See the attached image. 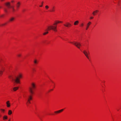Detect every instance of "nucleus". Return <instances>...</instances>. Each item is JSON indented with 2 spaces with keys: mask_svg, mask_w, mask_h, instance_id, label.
Instances as JSON below:
<instances>
[{
  "mask_svg": "<svg viewBox=\"0 0 121 121\" xmlns=\"http://www.w3.org/2000/svg\"><path fill=\"white\" fill-rule=\"evenodd\" d=\"M18 88V87H15L13 88V89L14 91H17Z\"/></svg>",
  "mask_w": 121,
  "mask_h": 121,
  "instance_id": "nucleus-15",
  "label": "nucleus"
},
{
  "mask_svg": "<svg viewBox=\"0 0 121 121\" xmlns=\"http://www.w3.org/2000/svg\"><path fill=\"white\" fill-rule=\"evenodd\" d=\"M64 25L66 27H68L71 26V25L70 23L69 22H67L66 24H64Z\"/></svg>",
  "mask_w": 121,
  "mask_h": 121,
  "instance_id": "nucleus-5",
  "label": "nucleus"
},
{
  "mask_svg": "<svg viewBox=\"0 0 121 121\" xmlns=\"http://www.w3.org/2000/svg\"><path fill=\"white\" fill-rule=\"evenodd\" d=\"M57 26L56 25L55 26H48V27L47 29H46L45 31H47L48 30H53L55 31H57V30L56 29Z\"/></svg>",
  "mask_w": 121,
  "mask_h": 121,
  "instance_id": "nucleus-1",
  "label": "nucleus"
},
{
  "mask_svg": "<svg viewBox=\"0 0 121 121\" xmlns=\"http://www.w3.org/2000/svg\"><path fill=\"white\" fill-rule=\"evenodd\" d=\"M43 1H42V3H41V5L39 6V7H42L43 5Z\"/></svg>",
  "mask_w": 121,
  "mask_h": 121,
  "instance_id": "nucleus-26",
  "label": "nucleus"
},
{
  "mask_svg": "<svg viewBox=\"0 0 121 121\" xmlns=\"http://www.w3.org/2000/svg\"><path fill=\"white\" fill-rule=\"evenodd\" d=\"M54 7H52V9L50 11L51 12H54L55 11Z\"/></svg>",
  "mask_w": 121,
  "mask_h": 121,
  "instance_id": "nucleus-20",
  "label": "nucleus"
},
{
  "mask_svg": "<svg viewBox=\"0 0 121 121\" xmlns=\"http://www.w3.org/2000/svg\"><path fill=\"white\" fill-rule=\"evenodd\" d=\"M12 113V111L11 110H9L8 111V114L9 115H11Z\"/></svg>",
  "mask_w": 121,
  "mask_h": 121,
  "instance_id": "nucleus-14",
  "label": "nucleus"
},
{
  "mask_svg": "<svg viewBox=\"0 0 121 121\" xmlns=\"http://www.w3.org/2000/svg\"><path fill=\"white\" fill-rule=\"evenodd\" d=\"M99 11L98 10H96L94 11L92 13V14L93 15L95 16V15L96 13H97Z\"/></svg>",
  "mask_w": 121,
  "mask_h": 121,
  "instance_id": "nucleus-10",
  "label": "nucleus"
},
{
  "mask_svg": "<svg viewBox=\"0 0 121 121\" xmlns=\"http://www.w3.org/2000/svg\"><path fill=\"white\" fill-rule=\"evenodd\" d=\"M51 91H52L53 90V89H51L50 90Z\"/></svg>",
  "mask_w": 121,
  "mask_h": 121,
  "instance_id": "nucleus-36",
  "label": "nucleus"
},
{
  "mask_svg": "<svg viewBox=\"0 0 121 121\" xmlns=\"http://www.w3.org/2000/svg\"><path fill=\"white\" fill-rule=\"evenodd\" d=\"M34 62L35 64H36L38 63V61L37 60L35 59L34 61Z\"/></svg>",
  "mask_w": 121,
  "mask_h": 121,
  "instance_id": "nucleus-16",
  "label": "nucleus"
},
{
  "mask_svg": "<svg viewBox=\"0 0 121 121\" xmlns=\"http://www.w3.org/2000/svg\"><path fill=\"white\" fill-rule=\"evenodd\" d=\"M9 78L10 79L12 78V80L14 81V79H14L13 78V77H12L11 75H9Z\"/></svg>",
  "mask_w": 121,
  "mask_h": 121,
  "instance_id": "nucleus-19",
  "label": "nucleus"
},
{
  "mask_svg": "<svg viewBox=\"0 0 121 121\" xmlns=\"http://www.w3.org/2000/svg\"><path fill=\"white\" fill-rule=\"evenodd\" d=\"M7 117L6 116H4L3 117V119L4 120L7 119Z\"/></svg>",
  "mask_w": 121,
  "mask_h": 121,
  "instance_id": "nucleus-22",
  "label": "nucleus"
},
{
  "mask_svg": "<svg viewBox=\"0 0 121 121\" xmlns=\"http://www.w3.org/2000/svg\"><path fill=\"white\" fill-rule=\"evenodd\" d=\"M48 31H47L46 32H44V33L43 34V35H45L46 34H48Z\"/></svg>",
  "mask_w": 121,
  "mask_h": 121,
  "instance_id": "nucleus-25",
  "label": "nucleus"
},
{
  "mask_svg": "<svg viewBox=\"0 0 121 121\" xmlns=\"http://www.w3.org/2000/svg\"><path fill=\"white\" fill-rule=\"evenodd\" d=\"M54 112L55 113H59L60 112L59 111V110L55 112Z\"/></svg>",
  "mask_w": 121,
  "mask_h": 121,
  "instance_id": "nucleus-24",
  "label": "nucleus"
},
{
  "mask_svg": "<svg viewBox=\"0 0 121 121\" xmlns=\"http://www.w3.org/2000/svg\"><path fill=\"white\" fill-rule=\"evenodd\" d=\"M9 101H8L6 103L7 106L8 107H9L10 106V103H9Z\"/></svg>",
  "mask_w": 121,
  "mask_h": 121,
  "instance_id": "nucleus-11",
  "label": "nucleus"
},
{
  "mask_svg": "<svg viewBox=\"0 0 121 121\" xmlns=\"http://www.w3.org/2000/svg\"><path fill=\"white\" fill-rule=\"evenodd\" d=\"M14 19V17H12L9 20V21L10 22H12L13 21Z\"/></svg>",
  "mask_w": 121,
  "mask_h": 121,
  "instance_id": "nucleus-13",
  "label": "nucleus"
},
{
  "mask_svg": "<svg viewBox=\"0 0 121 121\" xmlns=\"http://www.w3.org/2000/svg\"><path fill=\"white\" fill-rule=\"evenodd\" d=\"M5 5L8 7L9 8L10 6V3L9 2L7 3H5Z\"/></svg>",
  "mask_w": 121,
  "mask_h": 121,
  "instance_id": "nucleus-12",
  "label": "nucleus"
},
{
  "mask_svg": "<svg viewBox=\"0 0 121 121\" xmlns=\"http://www.w3.org/2000/svg\"><path fill=\"white\" fill-rule=\"evenodd\" d=\"M62 22L61 21H58L56 23H54L53 24L54 25H56L57 23H61Z\"/></svg>",
  "mask_w": 121,
  "mask_h": 121,
  "instance_id": "nucleus-21",
  "label": "nucleus"
},
{
  "mask_svg": "<svg viewBox=\"0 0 121 121\" xmlns=\"http://www.w3.org/2000/svg\"><path fill=\"white\" fill-rule=\"evenodd\" d=\"M22 77V75L19 74L18 76V77H15V79H14V82L17 83H20L19 79Z\"/></svg>",
  "mask_w": 121,
  "mask_h": 121,
  "instance_id": "nucleus-2",
  "label": "nucleus"
},
{
  "mask_svg": "<svg viewBox=\"0 0 121 121\" xmlns=\"http://www.w3.org/2000/svg\"><path fill=\"white\" fill-rule=\"evenodd\" d=\"M3 0H1V1H3Z\"/></svg>",
  "mask_w": 121,
  "mask_h": 121,
  "instance_id": "nucleus-39",
  "label": "nucleus"
},
{
  "mask_svg": "<svg viewBox=\"0 0 121 121\" xmlns=\"http://www.w3.org/2000/svg\"><path fill=\"white\" fill-rule=\"evenodd\" d=\"M5 25V24H3V25Z\"/></svg>",
  "mask_w": 121,
  "mask_h": 121,
  "instance_id": "nucleus-40",
  "label": "nucleus"
},
{
  "mask_svg": "<svg viewBox=\"0 0 121 121\" xmlns=\"http://www.w3.org/2000/svg\"><path fill=\"white\" fill-rule=\"evenodd\" d=\"M13 2V1H12V2Z\"/></svg>",
  "mask_w": 121,
  "mask_h": 121,
  "instance_id": "nucleus-38",
  "label": "nucleus"
},
{
  "mask_svg": "<svg viewBox=\"0 0 121 121\" xmlns=\"http://www.w3.org/2000/svg\"><path fill=\"white\" fill-rule=\"evenodd\" d=\"M93 17H91L90 18L91 19H93Z\"/></svg>",
  "mask_w": 121,
  "mask_h": 121,
  "instance_id": "nucleus-32",
  "label": "nucleus"
},
{
  "mask_svg": "<svg viewBox=\"0 0 121 121\" xmlns=\"http://www.w3.org/2000/svg\"><path fill=\"white\" fill-rule=\"evenodd\" d=\"M83 23H82L81 24V26H83Z\"/></svg>",
  "mask_w": 121,
  "mask_h": 121,
  "instance_id": "nucleus-31",
  "label": "nucleus"
},
{
  "mask_svg": "<svg viewBox=\"0 0 121 121\" xmlns=\"http://www.w3.org/2000/svg\"><path fill=\"white\" fill-rule=\"evenodd\" d=\"M1 8V7H0V8Z\"/></svg>",
  "mask_w": 121,
  "mask_h": 121,
  "instance_id": "nucleus-41",
  "label": "nucleus"
},
{
  "mask_svg": "<svg viewBox=\"0 0 121 121\" xmlns=\"http://www.w3.org/2000/svg\"><path fill=\"white\" fill-rule=\"evenodd\" d=\"M1 110L3 112H4V109H1Z\"/></svg>",
  "mask_w": 121,
  "mask_h": 121,
  "instance_id": "nucleus-33",
  "label": "nucleus"
},
{
  "mask_svg": "<svg viewBox=\"0 0 121 121\" xmlns=\"http://www.w3.org/2000/svg\"><path fill=\"white\" fill-rule=\"evenodd\" d=\"M64 110L63 109H61L60 110H59L60 112Z\"/></svg>",
  "mask_w": 121,
  "mask_h": 121,
  "instance_id": "nucleus-29",
  "label": "nucleus"
},
{
  "mask_svg": "<svg viewBox=\"0 0 121 121\" xmlns=\"http://www.w3.org/2000/svg\"><path fill=\"white\" fill-rule=\"evenodd\" d=\"M4 15H2L0 16L1 17H2L4 16Z\"/></svg>",
  "mask_w": 121,
  "mask_h": 121,
  "instance_id": "nucleus-35",
  "label": "nucleus"
},
{
  "mask_svg": "<svg viewBox=\"0 0 121 121\" xmlns=\"http://www.w3.org/2000/svg\"><path fill=\"white\" fill-rule=\"evenodd\" d=\"M9 121H10V119H9Z\"/></svg>",
  "mask_w": 121,
  "mask_h": 121,
  "instance_id": "nucleus-37",
  "label": "nucleus"
},
{
  "mask_svg": "<svg viewBox=\"0 0 121 121\" xmlns=\"http://www.w3.org/2000/svg\"><path fill=\"white\" fill-rule=\"evenodd\" d=\"M21 56V55L20 54H19L17 55V56H18V57H20Z\"/></svg>",
  "mask_w": 121,
  "mask_h": 121,
  "instance_id": "nucleus-28",
  "label": "nucleus"
},
{
  "mask_svg": "<svg viewBox=\"0 0 121 121\" xmlns=\"http://www.w3.org/2000/svg\"><path fill=\"white\" fill-rule=\"evenodd\" d=\"M11 8L12 9V11L13 12H14L15 11V9L14 8V7H13V6H11Z\"/></svg>",
  "mask_w": 121,
  "mask_h": 121,
  "instance_id": "nucleus-23",
  "label": "nucleus"
},
{
  "mask_svg": "<svg viewBox=\"0 0 121 121\" xmlns=\"http://www.w3.org/2000/svg\"><path fill=\"white\" fill-rule=\"evenodd\" d=\"M49 7L48 6V5H46L45 6V8L47 9H48V8Z\"/></svg>",
  "mask_w": 121,
  "mask_h": 121,
  "instance_id": "nucleus-27",
  "label": "nucleus"
},
{
  "mask_svg": "<svg viewBox=\"0 0 121 121\" xmlns=\"http://www.w3.org/2000/svg\"><path fill=\"white\" fill-rule=\"evenodd\" d=\"M20 5V3L19 2H18L17 5L16 6L17 9H18Z\"/></svg>",
  "mask_w": 121,
  "mask_h": 121,
  "instance_id": "nucleus-17",
  "label": "nucleus"
},
{
  "mask_svg": "<svg viewBox=\"0 0 121 121\" xmlns=\"http://www.w3.org/2000/svg\"><path fill=\"white\" fill-rule=\"evenodd\" d=\"M4 11H5V12H7V9H5V8L4 9Z\"/></svg>",
  "mask_w": 121,
  "mask_h": 121,
  "instance_id": "nucleus-30",
  "label": "nucleus"
},
{
  "mask_svg": "<svg viewBox=\"0 0 121 121\" xmlns=\"http://www.w3.org/2000/svg\"><path fill=\"white\" fill-rule=\"evenodd\" d=\"M32 99V97L31 95H30L28 96L27 99V101H29Z\"/></svg>",
  "mask_w": 121,
  "mask_h": 121,
  "instance_id": "nucleus-8",
  "label": "nucleus"
},
{
  "mask_svg": "<svg viewBox=\"0 0 121 121\" xmlns=\"http://www.w3.org/2000/svg\"><path fill=\"white\" fill-rule=\"evenodd\" d=\"M91 23V22H88V23L87 24V26L86 28V30H87L88 29L89 27V26L90 25Z\"/></svg>",
  "mask_w": 121,
  "mask_h": 121,
  "instance_id": "nucleus-7",
  "label": "nucleus"
},
{
  "mask_svg": "<svg viewBox=\"0 0 121 121\" xmlns=\"http://www.w3.org/2000/svg\"><path fill=\"white\" fill-rule=\"evenodd\" d=\"M32 87H30L29 88V91L30 93L31 94H33L34 92L33 91V89L35 87V84L33 83L31 84Z\"/></svg>",
  "mask_w": 121,
  "mask_h": 121,
  "instance_id": "nucleus-3",
  "label": "nucleus"
},
{
  "mask_svg": "<svg viewBox=\"0 0 121 121\" xmlns=\"http://www.w3.org/2000/svg\"><path fill=\"white\" fill-rule=\"evenodd\" d=\"M70 43H73L79 49L80 48V46H81V45L80 43L78 42H76L73 43V42H71Z\"/></svg>",
  "mask_w": 121,
  "mask_h": 121,
  "instance_id": "nucleus-4",
  "label": "nucleus"
},
{
  "mask_svg": "<svg viewBox=\"0 0 121 121\" xmlns=\"http://www.w3.org/2000/svg\"><path fill=\"white\" fill-rule=\"evenodd\" d=\"M27 102L29 104H30V101H27Z\"/></svg>",
  "mask_w": 121,
  "mask_h": 121,
  "instance_id": "nucleus-34",
  "label": "nucleus"
},
{
  "mask_svg": "<svg viewBox=\"0 0 121 121\" xmlns=\"http://www.w3.org/2000/svg\"><path fill=\"white\" fill-rule=\"evenodd\" d=\"M83 53L85 54V56L87 57V58L88 59L89 58L88 56V53L87 52L85 51H83Z\"/></svg>",
  "mask_w": 121,
  "mask_h": 121,
  "instance_id": "nucleus-6",
  "label": "nucleus"
},
{
  "mask_svg": "<svg viewBox=\"0 0 121 121\" xmlns=\"http://www.w3.org/2000/svg\"><path fill=\"white\" fill-rule=\"evenodd\" d=\"M79 23V21H76L74 23V25H76L78 24Z\"/></svg>",
  "mask_w": 121,
  "mask_h": 121,
  "instance_id": "nucleus-18",
  "label": "nucleus"
},
{
  "mask_svg": "<svg viewBox=\"0 0 121 121\" xmlns=\"http://www.w3.org/2000/svg\"><path fill=\"white\" fill-rule=\"evenodd\" d=\"M4 68H3L1 70H0V75H2L3 71H4Z\"/></svg>",
  "mask_w": 121,
  "mask_h": 121,
  "instance_id": "nucleus-9",
  "label": "nucleus"
}]
</instances>
